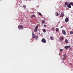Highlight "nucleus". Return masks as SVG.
<instances>
[{"label": "nucleus", "mask_w": 73, "mask_h": 73, "mask_svg": "<svg viewBox=\"0 0 73 73\" xmlns=\"http://www.w3.org/2000/svg\"><path fill=\"white\" fill-rule=\"evenodd\" d=\"M33 37V38H35V39H37V38H38V36H36L35 35V34L33 33H32Z\"/></svg>", "instance_id": "f257e3e1"}, {"label": "nucleus", "mask_w": 73, "mask_h": 73, "mask_svg": "<svg viewBox=\"0 0 73 73\" xmlns=\"http://www.w3.org/2000/svg\"><path fill=\"white\" fill-rule=\"evenodd\" d=\"M38 29V25H37L36 26L34 29V32H36V31H37Z\"/></svg>", "instance_id": "f03ea898"}, {"label": "nucleus", "mask_w": 73, "mask_h": 73, "mask_svg": "<svg viewBox=\"0 0 73 73\" xmlns=\"http://www.w3.org/2000/svg\"><path fill=\"white\" fill-rule=\"evenodd\" d=\"M18 28L19 29H23L24 28H23V27L22 26L19 25L18 27Z\"/></svg>", "instance_id": "7ed1b4c3"}, {"label": "nucleus", "mask_w": 73, "mask_h": 73, "mask_svg": "<svg viewBox=\"0 0 73 73\" xmlns=\"http://www.w3.org/2000/svg\"><path fill=\"white\" fill-rule=\"evenodd\" d=\"M42 42H43V43H46V40L44 38H43L41 40Z\"/></svg>", "instance_id": "20e7f679"}, {"label": "nucleus", "mask_w": 73, "mask_h": 73, "mask_svg": "<svg viewBox=\"0 0 73 73\" xmlns=\"http://www.w3.org/2000/svg\"><path fill=\"white\" fill-rule=\"evenodd\" d=\"M64 13L62 12L61 13L60 15V17H64Z\"/></svg>", "instance_id": "39448f33"}, {"label": "nucleus", "mask_w": 73, "mask_h": 73, "mask_svg": "<svg viewBox=\"0 0 73 73\" xmlns=\"http://www.w3.org/2000/svg\"><path fill=\"white\" fill-rule=\"evenodd\" d=\"M50 39L51 40H54V37H53L52 36H51L50 37Z\"/></svg>", "instance_id": "423d86ee"}, {"label": "nucleus", "mask_w": 73, "mask_h": 73, "mask_svg": "<svg viewBox=\"0 0 73 73\" xmlns=\"http://www.w3.org/2000/svg\"><path fill=\"white\" fill-rule=\"evenodd\" d=\"M67 7L69 8H72V7L70 3L67 5Z\"/></svg>", "instance_id": "0eeeda50"}, {"label": "nucleus", "mask_w": 73, "mask_h": 73, "mask_svg": "<svg viewBox=\"0 0 73 73\" xmlns=\"http://www.w3.org/2000/svg\"><path fill=\"white\" fill-rule=\"evenodd\" d=\"M62 33L63 35H66V33L65 32V31L63 30H62Z\"/></svg>", "instance_id": "6e6552de"}, {"label": "nucleus", "mask_w": 73, "mask_h": 73, "mask_svg": "<svg viewBox=\"0 0 73 73\" xmlns=\"http://www.w3.org/2000/svg\"><path fill=\"white\" fill-rule=\"evenodd\" d=\"M65 49H68V48H70V46H65L64 47Z\"/></svg>", "instance_id": "1a4fd4ad"}, {"label": "nucleus", "mask_w": 73, "mask_h": 73, "mask_svg": "<svg viewBox=\"0 0 73 73\" xmlns=\"http://www.w3.org/2000/svg\"><path fill=\"white\" fill-rule=\"evenodd\" d=\"M64 40V38L63 37V36H61L60 38V41H62Z\"/></svg>", "instance_id": "9d476101"}, {"label": "nucleus", "mask_w": 73, "mask_h": 73, "mask_svg": "<svg viewBox=\"0 0 73 73\" xmlns=\"http://www.w3.org/2000/svg\"><path fill=\"white\" fill-rule=\"evenodd\" d=\"M69 21L68 19H66L65 20V22L67 23Z\"/></svg>", "instance_id": "9b49d317"}, {"label": "nucleus", "mask_w": 73, "mask_h": 73, "mask_svg": "<svg viewBox=\"0 0 73 73\" xmlns=\"http://www.w3.org/2000/svg\"><path fill=\"white\" fill-rule=\"evenodd\" d=\"M43 31L44 33H46V30L45 29H43Z\"/></svg>", "instance_id": "f8f14e48"}, {"label": "nucleus", "mask_w": 73, "mask_h": 73, "mask_svg": "<svg viewBox=\"0 0 73 73\" xmlns=\"http://www.w3.org/2000/svg\"><path fill=\"white\" fill-rule=\"evenodd\" d=\"M55 16H58L59 15V14L57 12L55 13Z\"/></svg>", "instance_id": "ddd939ff"}, {"label": "nucleus", "mask_w": 73, "mask_h": 73, "mask_svg": "<svg viewBox=\"0 0 73 73\" xmlns=\"http://www.w3.org/2000/svg\"><path fill=\"white\" fill-rule=\"evenodd\" d=\"M38 14L39 15H40V16H42V15L41 14V13L39 12H38Z\"/></svg>", "instance_id": "4468645a"}, {"label": "nucleus", "mask_w": 73, "mask_h": 73, "mask_svg": "<svg viewBox=\"0 0 73 73\" xmlns=\"http://www.w3.org/2000/svg\"><path fill=\"white\" fill-rule=\"evenodd\" d=\"M45 23V21H44V20H42V24H44Z\"/></svg>", "instance_id": "2eb2a0df"}, {"label": "nucleus", "mask_w": 73, "mask_h": 73, "mask_svg": "<svg viewBox=\"0 0 73 73\" xmlns=\"http://www.w3.org/2000/svg\"><path fill=\"white\" fill-rule=\"evenodd\" d=\"M59 31V29H58V28H57L56 29V32H58Z\"/></svg>", "instance_id": "dca6fc26"}, {"label": "nucleus", "mask_w": 73, "mask_h": 73, "mask_svg": "<svg viewBox=\"0 0 73 73\" xmlns=\"http://www.w3.org/2000/svg\"><path fill=\"white\" fill-rule=\"evenodd\" d=\"M70 4V5H72L73 6V3L72 2H70L69 3Z\"/></svg>", "instance_id": "f3484780"}, {"label": "nucleus", "mask_w": 73, "mask_h": 73, "mask_svg": "<svg viewBox=\"0 0 73 73\" xmlns=\"http://www.w3.org/2000/svg\"><path fill=\"white\" fill-rule=\"evenodd\" d=\"M65 41L66 43H68V40L67 39H66Z\"/></svg>", "instance_id": "a211bd4d"}, {"label": "nucleus", "mask_w": 73, "mask_h": 73, "mask_svg": "<svg viewBox=\"0 0 73 73\" xmlns=\"http://www.w3.org/2000/svg\"><path fill=\"white\" fill-rule=\"evenodd\" d=\"M68 4V2L67 1L65 3V5H66H66H67Z\"/></svg>", "instance_id": "6ab92c4d"}, {"label": "nucleus", "mask_w": 73, "mask_h": 73, "mask_svg": "<svg viewBox=\"0 0 73 73\" xmlns=\"http://www.w3.org/2000/svg\"><path fill=\"white\" fill-rule=\"evenodd\" d=\"M36 17V16L35 15H33L31 16V17Z\"/></svg>", "instance_id": "aec40b11"}, {"label": "nucleus", "mask_w": 73, "mask_h": 73, "mask_svg": "<svg viewBox=\"0 0 73 73\" xmlns=\"http://www.w3.org/2000/svg\"><path fill=\"white\" fill-rule=\"evenodd\" d=\"M70 35H72V34H73V31H70Z\"/></svg>", "instance_id": "412c9836"}, {"label": "nucleus", "mask_w": 73, "mask_h": 73, "mask_svg": "<svg viewBox=\"0 0 73 73\" xmlns=\"http://www.w3.org/2000/svg\"><path fill=\"white\" fill-rule=\"evenodd\" d=\"M64 57L65 58H66L67 56L66 54H64Z\"/></svg>", "instance_id": "4be33fe9"}, {"label": "nucleus", "mask_w": 73, "mask_h": 73, "mask_svg": "<svg viewBox=\"0 0 73 73\" xmlns=\"http://www.w3.org/2000/svg\"><path fill=\"white\" fill-rule=\"evenodd\" d=\"M23 7L24 8H26V6L25 5H23Z\"/></svg>", "instance_id": "5701e85b"}, {"label": "nucleus", "mask_w": 73, "mask_h": 73, "mask_svg": "<svg viewBox=\"0 0 73 73\" xmlns=\"http://www.w3.org/2000/svg\"><path fill=\"white\" fill-rule=\"evenodd\" d=\"M66 59V58H65L64 57H63L62 58V60H65Z\"/></svg>", "instance_id": "b1692460"}, {"label": "nucleus", "mask_w": 73, "mask_h": 73, "mask_svg": "<svg viewBox=\"0 0 73 73\" xmlns=\"http://www.w3.org/2000/svg\"><path fill=\"white\" fill-rule=\"evenodd\" d=\"M60 52H62V51H63V50H62V49H60Z\"/></svg>", "instance_id": "393cba45"}, {"label": "nucleus", "mask_w": 73, "mask_h": 73, "mask_svg": "<svg viewBox=\"0 0 73 73\" xmlns=\"http://www.w3.org/2000/svg\"><path fill=\"white\" fill-rule=\"evenodd\" d=\"M44 27H46V25H44Z\"/></svg>", "instance_id": "a878e982"}, {"label": "nucleus", "mask_w": 73, "mask_h": 73, "mask_svg": "<svg viewBox=\"0 0 73 73\" xmlns=\"http://www.w3.org/2000/svg\"><path fill=\"white\" fill-rule=\"evenodd\" d=\"M61 27V28H63V27H62V26H61V27Z\"/></svg>", "instance_id": "bb28decb"}, {"label": "nucleus", "mask_w": 73, "mask_h": 73, "mask_svg": "<svg viewBox=\"0 0 73 73\" xmlns=\"http://www.w3.org/2000/svg\"><path fill=\"white\" fill-rule=\"evenodd\" d=\"M52 30H53H53H54V29H52Z\"/></svg>", "instance_id": "cd10ccee"}, {"label": "nucleus", "mask_w": 73, "mask_h": 73, "mask_svg": "<svg viewBox=\"0 0 73 73\" xmlns=\"http://www.w3.org/2000/svg\"><path fill=\"white\" fill-rule=\"evenodd\" d=\"M66 19H67V18H66Z\"/></svg>", "instance_id": "c85d7f7f"}]
</instances>
